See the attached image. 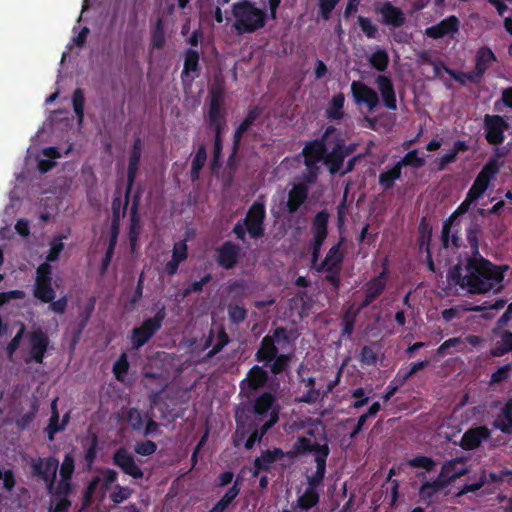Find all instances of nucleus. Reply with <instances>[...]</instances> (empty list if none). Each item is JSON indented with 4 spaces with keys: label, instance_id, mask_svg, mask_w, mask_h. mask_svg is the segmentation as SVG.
Listing matches in <instances>:
<instances>
[{
    "label": "nucleus",
    "instance_id": "1",
    "mask_svg": "<svg viewBox=\"0 0 512 512\" xmlns=\"http://www.w3.org/2000/svg\"><path fill=\"white\" fill-rule=\"evenodd\" d=\"M482 228L476 219L466 226V240L470 254L448 271V280L471 295L498 294L504 289L507 264L497 265L481 255L479 236Z\"/></svg>",
    "mask_w": 512,
    "mask_h": 512
},
{
    "label": "nucleus",
    "instance_id": "2",
    "mask_svg": "<svg viewBox=\"0 0 512 512\" xmlns=\"http://www.w3.org/2000/svg\"><path fill=\"white\" fill-rule=\"evenodd\" d=\"M228 111L225 106V94L222 88H212L209 91L207 113L204 116L207 128L214 132V147L212 168L219 165L222 156V136L227 127Z\"/></svg>",
    "mask_w": 512,
    "mask_h": 512
},
{
    "label": "nucleus",
    "instance_id": "3",
    "mask_svg": "<svg viewBox=\"0 0 512 512\" xmlns=\"http://www.w3.org/2000/svg\"><path fill=\"white\" fill-rule=\"evenodd\" d=\"M233 28L238 34H250L262 29L267 23V14L250 0L233 3Z\"/></svg>",
    "mask_w": 512,
    "mask_h": 512
},
{
    "label": "nucleus",
    "instance_id": "4",
    "mask_svg": "<svg viewBox=\"0 0 512 512\" xmlns=\"http://www.w3.org/2000/svg\"><path fill=\"white\" fill-rule=\"evenodd\" d=\"M292 359V353H279V349L273 339L270 338V334L262 338L255 353V360L263 363L264 367L269 368L271 374L275 376L287 373Z\"/></svg>",
    "mask_w": 512,
    "mask_h": 512
},
{
    "label": "nucleus",
    "instance_id": "5",
    "mask_svg": "<svg viewBox=\"0 0 512 512\" xmlns=\"http://www.w3.org/2000/svg\"><path fill=\"white\" fill-rule=\"evenodd\" d=\"M344 240L345 239L341 237L339 242L329 249L323 261L314 267L318 273H326L324 279L331 285L335 293L339 292L342 284L341 270L345 255L341 248Z\"/></svg>",
    "mask_w": 512,
    "mask_h": 512
},
{
    "label": "nucleus",
    "instance_id": "6",
    "mask_svg": "<svg viewBox=\"0 0 512 512\" xmlns=\"http://www.w3.org/2000/svg\"><path fill=\"white\" fill-rule=\"evenodd\" d=\"M278 416L276 412L271 414L268 421L262 426L249 425L248 422L236 418V431L233 437L235 446H239L244 440V447L246 450H251L256 443L261 442L264 435L277 424Z\"/></svg>",
    "mask_w": 512,
    "mask_h": 512
},
{
    "label": "nucleus",
    "instance_id": "7",
    "mask_svg": "<svg viewBox=\"0 0 512 512\" xmlns=\"http://www.w3.org/2000/svg\"><path fill=\"white\" fill-rule=\"evenodd\" d=\"M275 402V396L271 392L265 391L254 400L253 409L250 413L236 415V418L248 422L249 425L254 424V426L262 427L273 412H276L279 417V409L274 407Z\"/></svg>",
    "mask_w": 512,
    "mask_h": 512
},
{
    "label": "nucleus",
    "instance_id": "8",
    "mask_svg": "<svg viewBox=\"0 0 512 512\" xmlns=\"http://www.w3.org/2000/svg\"><path fill=\"white\" fill-rule=\"evenodd\" d=\"M166 317L165 307H161L156 314L145 319L139 327H135L131 332V344L133 348L139 349L144 346L162 327Z\"/></svg>",
    "mask_w": 512,
    "mask_h": 512
},
{
    "label": "nucleus",
    "instance_id": "9",
    "mask_svg": "<svg viewBox=\"0 0 512 512\" xmlns=\"http://www.w3.org/2000/svg\"><path fill=\"white\" fill-rule=\"evenodd\" d=\"M266 219V207L264 197L259 196L249 207L243 218L247 232L252 239H261L265 235L264 222Z\"/></svg>",
    "mask_w": 512,
    "mask_h": 512
},
{
    "label": "nucleus",
    "instance_id": "10",
    "mask_svg": "<svg viewBox=\"0 0 512 512\" xmlns=\"http://www.w3.org/2000/svg\"><path fill=\"white\" fill-rule=\"evenodd\" d=\"M329 213L326 210L319 211L312 221L313 241L310 246L311 264L315 267L320 258L321 248L328 235Z\"/></svg>",
    "mask_w": 512,
    "mask_h": 512
},
{
    "label": "nucleus",
    "instance_id": "11",
    "mask_svg": "<svg viewBox=\"0 0 512 512\" xmlns=\"http://www.w3.org/2000/svg\"><path fill=\"white\" fill-rule=\"evenodd\" d=\"M336 131L334 126H328L320 139L307 142L303 148L304 164L308 169H317V163L324 161L327 146L326 139Z\"/></svg>",
    "mask_w": 512,
    "mask_h": 512
},
{
    "label": "nucleus",
    "instance_id": "12",
    "mask_svg": "<svg viewBox=\"0 0 512 512\" xmlns=\"http://www.w3.org/2000/svg\"><path fill=\"white\" fill-rule=\"evenodd\" d=\"M473 219L478 221L476 217H473ZM471 220L472 218L464 222L463 219H453L452 222H449V217L444 220L441 230V243L443 248H453L457 250L463 247L464 241L461 234L463 224L466 227Z\"/></svg>",
    "mask_w": 512,
    "mask_h": 512
},
{
    "label": "nucleus",
    "instance_id": "13",
    "mask_svg": "<svg viewBox=\"0 0 512 512\" xmlns=\"http://www.w3.org/2000/svg\"><path fill=\"white\" fill-rule=\"evenodd\" d=\"M58 467L59 461L53 456L31 460L32 474L45 482L49 493L52 492L55 485Z\"/></svg>",
    "mask_w": 512,
    "mask_h": 512
},
{
    "label": "nucleus",
    "instance_id": "14",
    "mask_svg": "<svg viewBox=\"0 0 512 512\" xmlns=\"http://www.w3.org/2000/svg\"><path fill=\"white\" fill-rule=\"evenodd\" d=\"M143 143L139 136L134 138L133 145L129 155L128 161V169H127V185L125 190V203L124 209L127 208L129 204L130 194L132 192L135 179L139 169V163L142 154Z\"/></svg>",
    "mask_w": 512,
    "mask_h": 512
},
{
    "label": "nucleus",
    "instance_id": "15",
    "mask_svg": "<svg viewBox=\"0 0 512 512\" xmlns=\"http://www.w3.org/2000/svg\"><path fill=\"white\" fill-rule=\"evenodd\" d=\"M483 124L485 139L489 144L498 146L504 142L508 123L502 116L486 114Z\"/></svg>",
    "mask_w": 512,
    "mask_h": 512
},
{
    "label": "nucleus",
    "instance_id": "16",
    "mask_svg": "<svg viewBox=\"0 0 512 512\" xmlns=\"http://www.w3.org/2000/svg\"><path fill=\"white\" fill-rule=\"evenodd\" d=\"M215 252L217 264L225 270H231L238 264L241 258L242 248L239 244L228 240L217 247Z\"/></svg>",
    "mask_w": 512,
    "mask_h": 512
},
{
    "label": "nucleus",
    "instance_id": "17",
    "mask_svg": "<svg viewBox=\"0 0 512 512\" xmlns=\"http://www.w3.org/2000/svg\"><path fill=\"white\" fill-rule=\"evenodd\" d=\"M27 340L30 360L37 364H42L50 344L48 335L41 328H38L28 333Z\"/></svg>",
    "mask_w": 512,
    "mask_h": 512
},
{
    "label": "nucleus",
    "instance_id": "18",
    "mask_svg": "<svg viewBox=\"0 0 512 512\" xmlns=\"http://www.w3.org/2000/svg\"><path fill=\"white\" fill-rule=\"evenodd\" d=\"M112 461L120 470L133 479H142L144 473L136 463L134 456L125 447L118 448L112 455Z\"/></svg>",
    "mask_w": 512,
    "mask_h": 512
},
{
    "label": "nucleus",
    "instance_id": "19",
    "mask_svg": "<svg viewBox=\"0 0 512 512\" xmlns=\"http://www.w3.org/2000/svg\"><path fill=\"white\" fill-rule=\"evenodd\" d=\"M354 146H347L343 139H338L330 152L326 151L324 163L329 165L331 174L340 172L344 160L347 156L352 154Z\"/></svg>",
    "mask_w": 512,
    "mask_h": 512
},
{
    "label": "nucleus",
    "instance_id": "20",
    "mask_svg": "<svg viewBox=\"0 0 512 512\" xmlns=\"http://www.w3.org/2000/svg\"><path fill=\"white\" fill-rule=\"evenodd\" d=\"M285 458L284 451L281 448L262 450L260 455L253 461L252 475L257 476L261 472H270L274 464L283 461Z\"/></svg>",
    "mask_w": 512,
    "mask_h": 512
},
{
    "label": "nucleus",
    "instance_id": "21",
    "mask_svg": "<svg viewBox=\"0 0 512 512\" xmlns=\"http://www.w3.org/2000/svg\"><path fill=\"white\" fill-rule=\"evenodd\" d=\"M269 374L264 367L254 365L247 373L246 378L240 383L241 391L247 396L264 387L268 382Z\"/></svg>",
    "mask_w": 512,
    "mask_h": 512
},
{
    "label": "nucleus",
    "instance_id": "22",
    "mask_svg": "<svg viewBox=\"0 0 512 512\" xmlns=\"http://www.w3.org/2000/svg\"><path fill=\"white\" fill-rule=\"evenodd\" d=\"M351 93L356 104H365L370 111L379 105L378 93L361 81L354 80L351 83Z\"/></svg>",
    "mask_w": 512,
    "mask_h": 512
},
{
    "label": "nucleus",
    "instance_id": "23",
    "mask_svg": "<svg viewBox=\"0 0 512 512\" xmlns=\"http://www.w3.org/2000/svg\"><path fill=\"white\" fill-rule=\"evenodd\" d=\"M460 21L455 15L448 16L436 25L427 27L425 35L431 39H441L447 35H453L459 31Z\"/></svg>",
    "mask_w": 512,
    "mask_h": 512
},
{
    "label": "nucleus",
    "instance_id": "24",
    "mask_svg": "<svg viewBox=\"0 0 512 512\" xmlns=\"http://www.w3.org/2000/svg\"><path fill=\"white\" fill-rule=\"evenodd\" d=\"M497 61V57L492 49L486 45L478 48L475 55V66L472 72L481 83L486 71Z\"/></svg>",
    "mask_w": 512,
    "mask_h": 512
},
{
    "label": "nucleus",
    "instance_id": "25",
    "mask_svg": "<svg viewBox=\"0 0 512 512\" xmlns=\"http://www.w3.org/2000/svg\"><path fill=\"white\" fill-rule=\"evenodd\" d=\"M491 437V431L486 426H478L468 429L462 435L460 447L466 451L478 448L483 441Z\"/></svg>",
    "mask_w": 512,
    "mask_h": 512
},
{
    "label": "nucleus",
    "instance_id": "26",
    "mask_svg": "<svg viewBox=\"0 0 512 512\" xmlns=\"http://www.w3.org/2000/svg\"><path fill=\"white\" fill-rule=\"evenodd\" d=\"M140 197L136 194L133 198L132 207L130 209V227L128 232V239L130 251L132 254L137 253L139 249V236L141 232L140 217L138 214Z\"/></svg>",
    "mask_w": 512,
    "mask_h": 512
},
{
    "label": "nucleus",
    "instance_id": "27",
    "mask_svg": "<svg viewBox=\"0 0 512 512\" xmlns=\"http://www.w3.org/2000/svg\"><path fill=\"white\" fill-rule=\"evenodd\" d=\"M376 10L381 15L384 25L399 28L406 23V16L403 10L389 1L384 2Z\"/></svg>",
    "mask_w": 512,
    "mask_h": 512
},
{
    "label": "nucleus",
    "instance_id": "28",
    "mask_svg": "<svg viewBox=\"0 0 512 512\" xmlns=\"http://www.w3.org/2000/svg\"><path fill=\"white\" fill-rule=\"evenodd\" d=\"M376 85L380 92L383 105L388 110L397 109L396 91L392 79L384 74H379L376 77Z\"/></svg>",
    "mask_w": 512,
    "mask_h": 512
},
{
    "label": "nucleus",
    "instance_id": "29",
    "mask_svg": "<svg viewBox=\"0 0 512 512\" xmlns=\"http://www.w3.org/2000/svg\"><path fill=\"white\" fill-rule=\"evenodd\" d=\"M199 59L200 56L197 50L189 48L185 51L184 67L181 72V79L184 83H192L199 76L201 70Z\"/></svg>",
    "mask_w": 512,
    "mask_h": 512
},
{
    "label": "nucleus",
    "instance_id": "30",
    "mask_svg": "<svg viewBox=\"0 0 512 512\" xmlns=\"http://www.w3.org/2000/svg\"><path fill=\"white\" fill-rule=\"evenodd\" d=\"M309 188L304 183L294 184L288 192L286 210L289 214H295L299 208L307 201Z\"/></svg>",
    "mask_w": 512,
    "mask_h": 512
},
{
    "label": "nucleus",
    "instance_id": "31",
    "mask_svg": "<svg viewBox=\"0 0 512 512\" xmlns=\"http://www.w3.org/2000/svg\"><path fill=\"white\" fill-rule=\"evenodd\" d=\"M492 425L505 434H512V397L506 401Z\"/></svg>",
    "mask_w": 512,
    "mask_h": 512
},
{
    "label": "nucleus",
    "instance_id": "32",
    "mask_svg": "<svg viewBox=\"0 0 512 512\" xmlns=\"http://www.w3.org/2000/svg\"><path fill=\"white\" fill-rule=\"evenodd\" d=\"M386 289V284H382L372 278L365 284V296L358 307V311L369 307Z\"/></svg>",
    "mask_w": 512,
    "mask_h": 512
},
{
    "label": "nucleus",
    "instance_id": "33",
    "mask_svg": "<svg viewBox=\"0 0 512 512\" xmlns=\"http://www.w3.org/2000/svg\"><path fill=\"white\" fill-rule=\"evenodd\" d=\"M345 95L339 92L331 98L325 111L326 117L331 121H340L343 119Z\"/></svg>",
    "mask_w": 512,
    "mask_h": 512
},
{
    "label": "nucleus",
    "instance_id": "34",
    "mask_svg": "<svg viewBox=\"0 0 512 512\" xmlns=\"http://www.w3.org/2000/svg\"><path fill=\"white\" fill-rule=\"evenodd\" d=\"M402 177V169L397 162L389 169L380 172L378 184L383 191H389L394 188L395 182Z\"/></svg>",
    "mask_w": 512,
    "mask_h": 512
},
{
    "label": "nucleus",
    "instance_id": "35",
    "mask_svg": "<svg viewBox=\"0 0 512 512\" xmlns=\"http://www.w3.org/2000/svg\"><path fill=\"white\" fill-rule=\"evenodd\" d=\"M504 156L505 152L503 149L496 147L494 149V155L484 164L479 174L491 181L498 174L501 168L502 163L499 162V159Z\"/></svg>",
    "mask_w": 512,
    "mask_h": 512
},
{
    "label": "nucleus",
    "instance_id": "36",
    "mask_svg": "<svg viewBox=\"0 0 512 512\" xmlns=\"http://www.w3.org/2000/svg\"><path fill=\"white\" fill-rule=\"evenodd\" d=\"M207 161V149L204 143L198 145L197 151L194 155L190 170V179L192 182L200 179V172L205 166Z\"/></svg>",
    "mask_w": 512,
    "mask_h": 512
},
{
    "label": "nucleus",
    "instance_id": "37",
    "mask_svg": "<svg viewBox=\"0 0 512 512\" xmlns=\"http://www.w3.org/2000/svg\"><path fill=\"white\" fill-rule=\"evenodd\" d=\"M33 296L43 303L52 302L56 297L53 280L35 282L33 287Z\"/></svg>",
    "mask_w": 512,
    "mask_h": 512
},
{
    "label": "nucleus",
    "instance_id": "38",
    "mask_svg": "<svg viewBox=\"0 0 512 512\" xmlns=\"http://www.w3.org/2000/svg\"><path fill=\"white\" fill-rule=\"evenodd\" d=\"M58 398H55L51 403V416L48 422L47 427L45 428V432L49 441H53L55 438V434L63 431V426L60 427V415L57 408Z\"/></svg>",
    "mask_w": 512,
    "mask_h": 512
},
{
    "label": "nucleus",
    "instance_id": "39",
    "mask_svg": "<svg viewBox=\"0 0 512 512\" xmlns=\"http://www.w3.org/2000/svg\"><path fill=\"white\" fill-rule=\"evenodd\" d=\"M490 182L491 181H489L486 177L478 173L472 186L470 187L467 193L466 199L469 200L470 202L478 200L486 192Z\"/></svg>",
    "mask_w": 512,
    "mask_h": 512
},
{
    "label": "nucleus",
    "instance_id": "40",
    "mask_svg": "<svg viewBox=\"0 0 512 512\" xmlns=\"http://www.w3.org/2000/svg\"><path fill=\"white\" fill-rule=\"evenodd\" d=\"M319 501L320 495L318 491L306 488L304 493L297 498L296 506L301 510L308 511L317 506Z\"/></svg>",
    "mask_w": 512,
    "mask_h": 512
},
{
    "label": "nucleus",
    "instance_id": "41",
    "mask_svg": "<svg viewBox=\"0 0 512 512\" xmlns=\"http://www.w3.org/2000/svg\"><path fill=\"white\" fill-rule=\"evenodd\" d=\"M467 473V469H462L461 471L455 472L452 475L448 477V480H436L433 481H426L423 483V491L424 490H431L435 494L439 491L443 490L445 487H447L451 482L456 480L457 478L465 475Z\"/></svg>",
    "mask_w": 512,
    "mask_h": 512
},
{
    "label": "nucleus",
    "instance_id": "42",
    "mask_svg": "<svg viewBox=\"0 0 512 512\" xmlns=\"http://www.w3.org/2000/svg\"><path fill=\"white\" fill-rule=\"evenodd\" d=\"M467 473V469H462L461 471L455 472L452 475L448 477V480H436L433 481H426L423 483V491L424 490H431L435 494L439 491L443 490L445 487H447L451 482L456 480L457 478L465 475Z\"/></svg>",
    "mask_w": 512,
    "mask_h": 512
},
{
    "label": "nucleus",
    "instance_id": "43",
    "mask_svg": "<svg viewBox=\"0 0 512 512\" xmlns=\"http://www.w3.org/2000/svg\"><path fill=\"white\" fill-rule=\"evenodd\" d=\"M467 473V469H462L461 471L455 472L452 475L448 477V480H436L433 481H426L423 483V491L424 490H431L435 494L439 491L443 490L445 487H447L451 482L456 480L457 478L465 475Z\"/></svg>",
    "mask_w": 512,
    "mask_h": 512
},
{
    "label": "nucleus",
    "instance_id": "44",
    "mask_svg": "<svg viewBox=\"0 0 512 512\" xmlns=\"http://www.w3.org/2000/svg\"><path fill=\"white\" fill-rule=\"evenodd\" d=\"M441 65L444 68L445 72L462 86H466L468 83H472V84H476V85L480 84L478 82L477 78L474 76V73L472 72V70L469 72H463V71H457V70L451 69L449 67H445L444 63H441Z\"/></svg>",
    "mask_w": 512,
    "mask_h": 512
},
{
    "label": "nucleus",
    "instance_id": "45",
    "mask_svg": "<svg viewBox=\"0 0 512 512\" xmlns=\"http://www.w3.org/2000/svg\"><path fill=\"white\" fill-rule=\"evenodd\" d=\"M149 413L144 415L138 408L132 407L127 412V422L134 431H140L144 428L145 420Z\"/></svg>",
    "mask_w": 512,
    "mask_h": 512
},
{
    "label": "nucleus",
    "instance_id": "46",
    "mask_svg": "<svg viewBox=\"0 0 512 512\" xmlns=\"http://www.w3.org/2000/svg\"><path fill=\"white\" fill-rule=\"evenodd\" d=\"M419 238H418V244L420 250H426L431 249V239H432V227L426 222L425 218H422L419 227Z\"/></svg>",
    "mask_w": 512,
    "mask_h": 512
},
{
    "label": "nucleus",
    "instance_id": "47",
    "mask_svg": "<svg viewBox=\"0 0 512 512\" xmlns=\"http://www.w3.org/2000/svg\"><path fill=\"white\" fill-rule=\"evenodd\" d=\"M397 164L403 169V167L410 166L413 168H421L425 165V159L418 155V150L413 149L408 151Z\"/></svg>",
    "mask_w": 512,
    "mask_h": 512
},
{
    "label": "nucleus",
    "instance_id": "48",
    "mask_svg": "<svg viewBox=\"0 0 512 512\" xmlns=\"http://www.w3.org/2000/svg\"><path fill=\"white\" fill-rule=\"evenodd\" d=\"M369 62L374 69L383 72L389 65V55L385 49H378L371 54Z\"/></svg>",
    "mask_w": 512,
    "mask_h": 512
},
{
    "label": "nucleus",
    "instance_id": "49",
    "mask_svg": "<svg viewBox=\"0 0 512 512\" xmlns=\"http://www.w3.org/2000/svg\"><path fill=\"white\" fill-rule=\"evenodd\" d=\"M407 465L411 468H422L426 472H431L436 466V461L431 457L419 454L408 459Z\"/></svg>",
    "mask_w": 512,
    "mask_h": 512
},
{
    "label": "nucleus",
    "instance_id": "50",
    "mask_svg": "<svg viewBox=\"0 0 512 512\" xmlns=\"http://www.w3.org/2000/svg\"><path fill=\"white\" fill-rule=\"evenodd\" d=\"M151 42L154 49H162L165 45L164 23L158 18L151 32Z\"/></svg>",
    "mask_w": 512,
    "mask_h": 512
},
{
    "label": "nucleus",
    "instance_id": "51",
    "mask_svg": "<svg viewBox=\"0 0 512 512\" xmlns=\"http://www.w3.org/2000/svg\"><path fill=\"white\" fill-rule=\"evenodd\" d=\"M72 105H73V110L77 117L78 123L81 124L84 119V105H85L84 92L81 88H77L74 90L73 95H72Z\"/></svg>",
    "mask_w": 512,
    "mask_h": 512
},
{
    "label": "nucleus",
    "instance_id": "52",
    "mask_svg": "<svg viewBox=\"0 0 512 512\" xmlns=\"http://www.w3.org/2000/svg\"><path fill=\"white\" fill-rule=\"evenodd\" d=\"M133 492V489H131L128 486H121L120 484H115L113 487V491L109 495V498L113 502L114 506H116L129 499Z\"/></svg>",
    "mask_w": 512,
    "mask_h": 512
},
{
    "label": "nucleus",
    "instance_id": "53",
    "mask_svg": "<svg viewBox=\"0 0 512 512\" xmlns=\"http://www.w3.org/2000/svg\"><path fill=\"white\" fill-rule=\"evenodd\" d=\"M129 361L126 353H122L113 364V374L118 381H123L129 370Z\"/></svg>",
    "mask_w": 512,
    "mask_h": 512
},
{
    "label": "nucleus",
    "instance_id": "54",
    "mask_svg": "<svg viewBox=\"0 0 512 512\" xmlns=\"http://www.w3.org/2000/svg\"><path fill=\"white\" fill-rule=\"evenodd\" d=\"M312 452L315 454L316 467L326 468L327 458L330 454V448L327 443L319 444L315 442Z\"/></svg>",
    "mask_w": 512,
    "mask_h": 512
},
{
    "label": "nucleus",
    "instance_id": "55",
    "mask_svg": "<svg viewBox=\"0 0 512 512\" xmlns=\"http://www.w3.org/2000/svg\"><path fill=\"white\" fill-rule=\"evenodd\" d=\"M101 475L100 491L104 495L108 490H110L111 485L117 481L118 473L114 469L105 468L101 471Z\"/></svg>",
    "mask_w": 512,
    "mask_h": 512
},
{
    "label": "nucleus",
    "instance_id": "56",
    "mask_svg": "<svg viewBox=\"0 0 512 512\" xmlns=\"http://www.w3.org/2000/svg\"><path fill=\"white\" fill-rule=\"evenodd\" d=\"M228 316L232 324L238 325L247 318V309L243 305H229Z\"/></svg>",
    "mask_w": 512,
    "mask_h": 512
},
{
    "label": "nucleus",
    "instance_id": "57",
    "mask_svg": "<svg viewBox=\"0 0 512 512\" xmlns=\"http://www.w3.org/2000/svg\"><path fill=\"white\" fill-rule=\"evenodd\" d=\"M358 25L364 35L369 39L376 38V34L378 32V27L372 22V20L368 17L358 16L357 18Z\"/></svg>",
    "mask_w": 512,
    "mask_h": 512
},
{
    "label": "nucleus",
    "instance_id": "58",
    "mask_svg": "<svg viewBox=\"0 0 512 512\" xmlns=\"http://www.w3.org/2000/svg\"><path fill=\"white\" fill-rule=\"evenodd\" d=\"M378 355L372 346L364 345L359 354V361L362 365L372 366L377 363Z\"/></svg>",
    "mask_w": 512,
    "mask_h": 512
},
{
    "label": "nucleus",
    "instance_id": "59",
    "mask_svg": "<svg viewBox=\"0 0 512 512\" xmlns=\"http://www.w3.org/2000/svg\"><path fill=\"white\" fill-rule=\"evenodd\" d=\"M241 490V481L237 478L233 485L227 489L223 497L219 500L226 507H229L230 504L236 499Z\"/></svg>",
    "mask_w": 512,
    "mask_h": 512
},
{
    "label": "nucleus",
    "instance_id": "60",
    "mask_svg": "<svg viewBox=\"0 0 512 512\" xmlns=\"http://www.w3.org/2000/svg\"><path fill=\"white\" fill-rule=\"evenodd\" d=\"M212 280V275L210 273L204 275L199 281H194L190 283L183 290V296L187 297L191 293H199L203 290V287L208 284Z\"/></svg>",
    "mask_w": 512,
    "mask_h": 512
},
{
    "label": "nucleus",
    "instance_id": "61",
    "mask_svg": "<svg viewBox=\"0 0 512 512\" xmlns=\"http://www.w3.org/2000/svg\"><path fill=\"white\" fill-rule=\"evenodd\" d=\"M96 304V298L94 296L90 297L87 304L83 309L79 311V317H80V328H85L89 322V319L95 309Z\"/></svg>",
    "mask_w": 512,
    "mask_h": 512
},
{
    "label": "nucleus",
    "instance_id": "62",
    "mask_svg": "<svg viewBox=\"0 0 512 512\" xmlns=\"http://www.w3.org/2000/svg\"><path fill=\"white\" fill-rule=\"evenodd\" d=\"M188 258V246L185 240L176 242L172 250V260L181 264Z\"/></svg>",
    "mask_w": 512,
    "mask_h": 512
},
{
    "label": "nucleus",
    "instance_id": "63",
    "mask_svg": "<svg viewBox=\"0 0 512 512\" xmlns=\"http://www.w3.org/2000/svg\"><path fill=\"white\" fill-rule=\"evenodd\" d=\"M75 470V461L72 454L68 453L64 456L60 467V477L71 479Z\"/></svg>",
    "mask_w": 512,
    "mask_h": 512
},
{
    "label": "nucleus",
    "instance_id": "64",
    "mask_svg": "<svg viewBox=\"0 0 512 512\" xmlns=\"http://www.w3.org/2000/svg\"><path fill=\"white\" fill-rule=\"evenodd\" d=\"M157 450V444L151 440L139 441L134 446V451L141 456H150Z\"/></svg>",
    "mask_w": 512,
    "mask_h": 512
}]
</instances>
